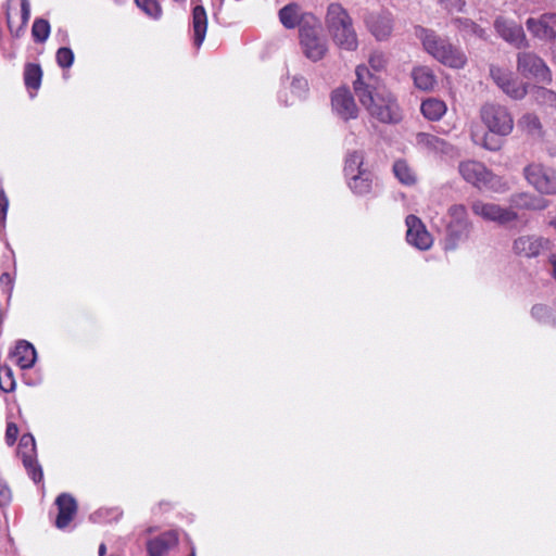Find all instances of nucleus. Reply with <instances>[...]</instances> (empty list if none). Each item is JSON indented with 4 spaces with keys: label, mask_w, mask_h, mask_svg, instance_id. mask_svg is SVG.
<instances>
[{
    "label": "nucleus",
    "mask_w": 556,
    "mask_h": 556,
    "mask_svg": "<svg viewBox=\"0 0 556 556\" xmlns=\"http://www.w3.org/2000/svg\"><path fill=\"white\" fill-rule=\"evenodd\" d=\"M354 91L370 116L387 124H395L401 121L402 114L395 97L380 86L379 78L365 65L356 67Z\"/></svg>",
    "instance_id": "nucleus-1"
},
{
    "label": "nucleus",
    "mask_w": 556,
    "mask_h": 556,
    "mask_svg": "<svg viewBox=\"0 0 556 556\" xmlns=\"http://www.w3.org/2000/svg\"><path fill=\"white\" fill-rule=\"evenodd\" d=\"M548 202L531 193L520 192L510 197V206H502L493 202L477 200L471 204L476 216L485 222H492L503 227H514L520 223V216L515 208L544 210Z\"/></svg>",
    "instance_id": "nucleus-2"
},
{
    "label": "nucleus",
    "mask_w": 556,
    "mask_h": 556,
    "mask_svg": "<svg viewBox=\"0 0 556 556\" xmlns=\"http://www.w3.org/2000/svg\"><path fill=\"white\" fill-rule=\"evenodd\" d=\"M414 35L419 40L422 50L439 63L451 68H463L467 63L465 52L454 46L447 38L441 37L435 30L416 26Z\"/></svg>",
    "instance_id": "nucleus-3"
},
{
    "label": "nucleus",
    "mask_w": 556,
    "mask_h": 556,
    "mask_svg": "<svg viewBox=\"0 0 556 556\" xmlns=\"http://www.w3.org/2000/svg\"><path fill=\"white\" fill-rule=\"evenodd\" d=\"M326 27L333 42L343 50L355 51L357 34L348 11L340 3H330L325 18Z\"/></svg>",
    "instance_id": "nucleus-4"
},
{
    "label": "nucleus",
    "mask_w": 556,
    "mask_h": 556,
    "mask_svg": "<svg viewBox=\"0 0 556 556\" xmlns=\"http://www.w3.org/2000/svg\"><path fill=\"white\" fill-rule=\"evenodd\" d=\"M473 225L463 204H453L447 208L444 217V251H455L470 238Z\"/></svg>",
    "instance_id": "nucleus-5"
},
{
    "label": "nucleus",
    "mask_w": 556,
    "mask_h": 556,
    "mask_svg": "<svg viewBox=\"0 0 556 556\" xmlns=\"http://www.w3.org/2000/svg\"><path fill=\"white\" fill-rule=\"evenodd\" d=\"M299 31L303 54L312 62L323 60L329 47L328 40L323 34L319 20L316 16H305Z\"/></svg>",
    "instance_id": "nucleus-6"
},
{
    "label": "nucleus",
    "mask_w": 556,
    "mask_h": 556,
    "mask_svg": "<svg viewBox=\"0 0 556 556\" xmlns=\"http://www.w3.org/2000/svg\"><path fill=\"white\" fill-rule=\"evenodd\" d=\"M480 118L489 132L505 137L514 128V118L507 108L496 103H485L480 109Z\"/></svg>",
    "instance_id": "nucleus-7"
},
{
    "label": "nucleus",
    "mask_w": 556,
    "mask_h": 556,
    "mask_svg": "<svg viewBox=\"0 0 556 556\" xmlns=\"http://www.w3.org/2000/svg\"><path fill=\"white\" fill-rule=\"evenodd\" d=\"M528 184L541 194H556V170L540 163H531L523 168Z\"/></svg>",
    "instance_id": "nucleus-8"
},
{
    "label": "nucleus",
    "mask_w": 556,
    "mask_h": 556,
    "mask_svg": "<svg viewBox=\"0 0 556 556\" xmlns=\"http://www.w3.org/2000/svg\"><path fill=\"white\" fill-rule=\"evenodd\" d=\"M517 71L527 78L539 83H552V73L545 62L533 52H519L517 54Z\"/></svg>",
    "instance_id": "nucleus-9"
},
{
    "label": "nucleus",
    "mask_w": 556,
    "mask_h": 556,
    "mask_svg": "<svg viewBox=\"0 0 556 556\" xmlns=\"http://www.w3.org/2000/svg\"><path fill=\"white\" fill-rule=\"evenodd\" d=\"M460 176L477 188L495 189L498 178L478 161H463L458 165Z\"/></svg>",
    "instance_id": "nucleus-10"
},
{
    "label": "nucleus",
    "mask_w": 556,
    "mask_h": 556,
    "mask_svg": "<svg viewBox=\"0 0 556 556\" xmlns=\"http://www.w3.org/2000/svg\"><path fill=\"white\" fill-rule=\"evenodd\" d=\"M494 28L501 38L515 48L522 49L529 47V41L522 27L516 22L498 16L494 22Z\"/></svg>",
    "instance_id": "nucleus-11"
},
{
    "label": "nucleus",
    "mask_w": 556,
    "mask_h": 556,
    "mask_svg": "<svg viewBox=\"0 0 556 556\" xmlns=\"http://www.w3.org/2000/svg\"><path fill=\"white\" fill-rule=\"evenodd\" d=\"M368 30L377 40H387L394 26L393 15L389 11L371 12L365 17Z\"/></svg>",
    "instance_id": "nucleus-12"
},
{
    "label": "nucleus",
    "mask_w": 556,
    "mask_h": 556,
    "mask_svg": "<svg viewBox=\"0 0 556 556\" xmlns=\"http://www.w3.org/2000/svg\"><path fill=\"white\" fill-rule=\"evenodd\" d=\"M35 452L36 443L34 437L29 433L22 435L18 444V454L30 478L35 482H39L42 479V470L34 457Z\"/></svg>",
    "instance_id": "nucleus-13"
},
{
    "label": "nucleus",
    "mask_w": 556,
    "mask_h": 556,
    "mask_svg": "<svg viewBox=\"0 0 556 556\" xmlns=\"http://www.w3.org/2000/svg\"><path fill=\"white\" fill-rule=\"evenodd\" d=\"M332 111L342 119H354L358 115L355 100L346 88H338L331 94Z\"/></svg>",
    "instance_id": "nucleus-14"
},
{
    "label": "nucleus",
    "mask_w": 556,
    "mask_h": 556,
    "mask_svg": "<svg viewBox=\"0 0 556 556\" xmlns=\"http://www.w3.org/2000/svg\"><path fill=\"white\" fill-rule=\"evenodd\" d=\"M405 223L407 226L406 239L409 244L419 250H428L432 247V236L417 216L408 215Z\"/></svg>",
    "instance_id": "nucleus-15"
},
{
    "label": "nucleus",
    "mask_w": 556,
    "mask_h": 556,
    "mask_svg": "<svg viewBox=\"0 0 556 556\" xmlns=\"http://www.w3.org/2000/svg\"><path fill=\"white\" fill-rule=\"evenodd\" d=\"M556 14L546 13L538 18L529 17L526 22V26L531 35L538 39L552 41L556 38Z\"/></svg>",
    "instance_id": "nucleus-16"
},
{
    "label": "nucleus",
    "mask_w": 556,
    "mask_h": 556,
    "mask_svg": "<svg viewBox=\"0 0 556 556\" xmlns=\"http://www.w3.org/2000/svg\"><path fill=\"white\" fill-rule=\"evenodd\" d=\"M417 147L432 154H441L453 156L455 154V148L442 138H439L432 134L418 132L416 135Z\"/></svg>",
    "instance_id": "nucleus-17"
},
{
    "label": "nucleus",
    "mask_w": 556,
    "mask_h": 556,
    "mask_svg": "<svg viewBox=\"0 0 556 556\" xmlns=\"http://www.w3.org/2000/svg\"><path fill=\"white\" fill-rule=\"evenodd\" d=\"M55 504L58 506V517L55 520V526L59 529H64L72 521L77 511V503L75 498L67 494L63 493L58 496Z\"/></svg>",
    "instance_id": "nucleus-18"
},
{
    "label": "nucleus",
    "mask_w": 556,
    "mask_h": 556,
    "mask_svg": "<svg viewBox=\"0 0 556 556\" xmlns=\"http://www.w3.org/2000/svg\"><path fill=\"white\" fill-rule=\"evenodd\" d=\"M178 542V536L174 531L162 533L155 539L148 541L147 551L149 556H165L167 552Z\"/></svg>",
    "instance_id": "nucleus-19"
},
{
    "label": "nucleus",
    "mask_w": 556,
    "mask_h": 556,
    "mask_svg": "<svg viewBox=\"0 0 556 556\" xmlns=\"http://www.w3.org/2000/svg\"><path fill=\"white\" fill-rule=\"evenodd\" d=\"M514 252L519 256L534 257L543 249V240L534 236H521L514 241Z\"/></svg>",
    "instance_id": "nucleus-20"
},
{
    "label": "nucleus",
    "mask_w": 556,
    "mask_h": 556,
    "mask_svg": "<svg viewBox=\"0 0 556 556\" xmlns=\"http://www.w3.org/2000/svg\"><path fill=\"white\" fill-rule=\"evenodd\" d=\"M414 86L421 91H431L437 85V76L427 65L414 66L410 73Z\"/></svg>",
    "instance_id": "nucleus-21"
},
{
    "label": "nucleus",
    "mask_w": 556,
    "mask_h": 556,
    "mask_svg": "<svg viewBox=\"0 0 556 556\" xmlns=\"http://www.w3.org/2000/svg\"><path fill=\"white\" fill-rule=\"evenodd\" d=\"M193 45L197 49L201 47L207 30V14L202 5H195L192 11Z\"/></svg>",
    "instance_id": "nucleus-22"
},
{
    "label": "nucleus",
    "mask_w": 556,
    "mask_h": 556,
    "mask_svg": "<svg viewBox=\"0 0 556 556\" xmlns=\"http://www.w3.org/2000/svg\"><path fill=\"white\" fill-rule=\"evenodd\" d=\"M305 16H313L308 13H303L300 5L296 3H290L279 11V20L281 24L286 28H294L299 26L301 28V24H303V20Z\"/></svg>",
    "instance_id": "nucleus-23"
},
{
    "label": "nucleus",
    "mask_w": 556,
    "mask_h": 556,
    "mask_svg": "<svg viewBox=\"0 0 556 556\" xmlns=\"http://www.w3.org/2000/svg\"><path fill=\"white\" fill-rule=\"evenodd\" d=\"M36 356L35 348L26 341H20L12 353L14 362L22 369L31 368L36 362Z\"/></svg>",
    "instance_id": "nucleus-24"
},
{
    "label": "nucleus",
    "mask_w": 556,
    "mask_h": 556,
    "mask_svg": "<svg viewBox=\"0 0 556 556\" xmlns=\"http://www.w3.org/2000/svg\"><path fill=\"white\" fill-rule=\"evenodd\" d=\"M422 115L429 121H439L446 113V104L437 98H429L422 101L420 106Z\"/></svg>",
    "instance_id": "nucleus-25"
},
{
    "label": "nucleus",
    "mask_w": 556,
    "mask_h": 556,
    "mask_svg": "<svg viewBox=\"0 0 556 556\" xmlns=\"http://www.w3.org/2000/svg\"><path fill=\"white\" fill-rule=\"evenodd\" d=\"M348 184L350 189L357 194L369 193L372 187V174L371 172L365 170L361 174L348 177Z\"/></svg>",
    "instance_id": "nucleus-26"
},
{
    "label": "nucleus",
    "mask_w": 556,
    "mask_h": 556,
    "mask_svg": "<svg viewBox=\"0 0 556 556\" xmlns=\"http://www.w3.org/2000/svg\"><path fill=\"white\" fill-rule=\"evenodd\" d=\"M368 170L364 164V153L362 151H352L346 154L344 173L346 178Z\"/></svg>",
    "instance_id": "nucleus-27"
},
{
    "label": "nucleus",
    "mask_w": 556,
    "mask_h": 556,
    "mask_svg": "<svg viewBox=\"0 0 556 556\" xmlns=\"http://www.w3.org/2000/svg\"><path fill=\"white\" fill-rule=\"evenodd\" d=\"M393 173L399 181L406 186H414L417 182V176L412 167L404 160H397L393 164Z\"/></svg>",
    "instance_id": "nucleus-28"
},
{
    "label": "nucleus",
    "mask_w": 556,
    "mask_h": 556,
    "mask_svg": "<svg viewBox=\"0 0 556 556\" xmlns=\"http://www.w3.org/2000/svg\"><path fill=\"white\" fill-rule=\"evenodd\" d=\"M452 22L455 27L465 35H473L479 38H485L484 29L469 18L456 17Z\"/></svg>",
    "instance_id": "nucleus-29"
},
{
    "label": "nucleus",
    "mask_w": 556,
    "mask_h": 556,
    "mask_svg": "<svg viewBox=\"0 0 556 556\" xmlns=\"http://www.w3.org/2000/svg\"><path fill=\"white\" fill-rule=\"evenodd\" d=\"M470 137L473 143L480 144L483 148L491 150V151H497L501 148V141L498 139H494L489 134L479 135L478 131H476L473 126H470Z\"/></svg>",
    "instance_id": "nucleus-30"
},
{
    "label": "nucleus",
    "mask_w": 556,
    "mask_h": 556,
    "mask_svg": "<svg viewBox=\"0 0 556 556\" xmlns=\"http://www.w3.org/2000/svg\"><path fill=\"white\" fill-rule=\"evenodd\" d=\"M531 94L534 101L540 105L553 106L556 104V92L545 87H533Z\"/></svg>",
    "instance_id": "nucleus-31"
},
{
    "label": "nucleus",
    "mask_w": 556,
    "mask_h": 556,
    "mask_svg": "<svg viewBox=\"0 0 556 556\" xmlns=\"http://www.w3.org/2000/svg\"><path fill=\"white\" fill-rule=\"evenodd\" d=\"M506 86L503 92L513 99L520 100L528 93V85L519 81L514 75Z\"/></svg>",
    "instance_id": "nucleus-32"
},
{
    "label": "nucleus",
    "mask_w": 556,
    "mask_h": 556,
    "mask_svg": "<svg viewBox=\"0 0 556 556\" xmlns=\"http://www.w3.org/2000/svg\"><path fill=\"white\" fill-rule=\"evenodd\" d=\"M42 71L37 64H27L24 72L25 85L28 88L38 89L41 83Z\"/></svg>",
    "instance_id": "nucleus-33"
},
{
    "label": "nucleus",
    "mask_w": 556,
    "mask_h": 556,
    "mask_svg": "<svg viewBox=\"0 0 556 556\" xmlns=\"http://www.w3.org/2000/svg\"><path fill=\"white\" fill-rule=\"evenodd\" d=\"M31 35L35 41L45 42L50 35L49 22L45 18H36L31 27Z\"/></svg>",
    "instance_id": "nucleus-34"
},
{
    "label": "nucleus",
    "mask_w": 556,
    "mask_h": 556,
    "mask_svg": "<svg viewBox=\"0 0 556 556\" xmlns=\"http://www.w3.org/2000/svg\"><path fill=\"white\" fill-rule=\"evenodd\" d=\"M513 75L514 74L509 70L502 68L496 65H490V76L502 91L507 87L506 84Z\"/></svg>",
    "instance_id": "nucleus-35"
},
{
    "label": "nucleus",
    "mask_w": 556,
    "mask_h": 556,
    "mask_svg": "<svg viewBox=\"0 0 556 556\" xmlns=\"http://www.w3.org/2000/svg\"><path fill=\"white\" fill-rule=\"evenodd\" d=\"M15 384L12 369L9 366L0 367V389L8 393L15 389Z\"/></svg>",
    "instance_id": "nucleus-36"
},
{
    "label": "nucleus",
    "mask_w": 556,
    "mask_h": 556,
    "mask_svg": "<svg viewBox=\"0 0 556 556\" xmlns=\"http://www.w3.org/2000/svg\"><path fill=\"white\" fill-rule=\"evenodd\" d=\"M136 3L149 16L157 18L161 15V7L156 0H136Z\"/></svg>",
    "instance_id": "nucleus-37"
},
{
    "label": "nucleus",
    "mask_w": 556,
    "mask_h": 556,
    "mask_svg": "<svg viewBox=\"0 0 556 556\" xmlns=\"http://www.w3.org/2000/svg\"><path fill=\"white\" fill-rule=\"evenodd\" d=\"M291 90L295 98H304L308 90L307 80L304 77L294 76L291 83Z\"/></svg>",
    "instance_id": "nucleus-38"
},
{
    "label": "nucleus",
    "mask_w": 556,
    "mask_h": 556,
    "mask_svg": "<svg viewBox=\"0 0 556 556\" xmlns=\"http://www.w3.org/2000/svg\"><path fill=\"white\" fill-rule=\"evenodd\" d=\"M56 62L63 68H68L73 65L74 53L70 48H60L56 51Z\"/></svg>",
    "instance_id": "nucleus-39"
},
{
    "label": "nucleus",
    "mask_w": 556,
    "mask_h": 556,
    "mask_svg": "<svg viewBox=\"0 0 556 556\" xmlns=\"http://www.w3.org/2000/svg\"><path fill=\"white\" fill-rule=\"evenodd\" d=\"M519 123L530 134L539 132L541 127L539 118L533 114H526Z\"/></svg>",
    "instance_id": "nucleus-40"
},
{
    "label": "nucleus",
    "mask_w": 556,
    "mask_h": 556,
    "mask_svg": "<svg viewBox=\"0 0 556 556\" xmlns=\"http://www.w3.org/2000/svg\"><path fill=\"white\" fill-rule=\"evenodd\" d=\"M443 9L450 13L462 12L466 5V0H435Z\"/></svg>",
    "instance_id": "nucleus-41"
},
{
    "label": "nucleus",
    "mask_w": 556,
    "mask_h": 556,
    "mask_svg": "<svg viewBox=\"0 0 556 556\" xmlns=\"http://www.w3.org/2000/svg\"><path fill=\"white\" fill-rule=\"evenodd\" d=\"M531 315L536 320L545 323L549 318V309L545 305L536 304L532 307Z\"/></svg>",
    "instance_id": "nucleus-42"
},
{
    "label": "nucleus",
    "mask_w": 556,
    "mask_h": 556,
    "mask_svg": "<svg viewBox=\"0 0 556 556\" xmlns=\"http://www.w3.org/2000/svg\"><path fill=\"white\" fill-rule=\"evenodd\" d=\"M386 58L380 52H374L370 54L369 64L375 71H381L386 66Z\"/></svg>",
    "instance_id": "nucleus-43"
},
{
    "label": "nucleus",
    "mask_w": 556,
    "mask_h": 556,
    "mask_svg": "<svg viewBox=\"0 0 556 556\" xmlns=\"http://www.w3.org/2000/svg\"><path fill=\"white\" fill-rule=\"evenodd\" d=\"M18 435V428L14 422H8L5 430V441L9 445H13Z\"/></svg>",
    "instance_id": "nucleus-44"
},
{
    "label": "nucleus",
    "mask_w": 556,
    "mask_h": 556,
    "mask_svg": "<svg viewBox=\"0 0 556 556\" xmlns=\"http://www.w3.org/2000/svg\"><path fill=\"white\" fill-rule=\"evenodd\" d=\"M8 208H9V200H8V197L5 195L4 191L1 189L0 190V222L1 223H3L5 220Z\"/></svg>",
    "instance_id": "nucleus-45"
},
{
    "label": "nucleus",
    "mask_w": 556,
    "mask_h": 556,
    "mask_svg": "<svg viewBox=\"0 0 556 556\" xmlns=\"http://www.w3.org/2000/svg\"><path fill=\"white\" fill-rule=\"evenodd\" d=\"M11 501V491L9 486L0 481V506H5Z\"/></svg>",
    "instance_id": "nucleus-46"
},
{
    "label": "nucleus",
    "mask_w": 556,
    "mask_h": 556,
    "mask_svg": "<svg viewBox=\"0 0 556 556\" xmlns=\"http://www.w3.org/2000/svg\"><path fill=\"white\" fill-rule=\"evenodd\" d=\"M21 1V12H22V24L25 26L30 17V4L28 0H20Z\"/></svg>",
    "instance_id": "nucleus-47"
},
{
    "label": "nucleus",
    "mask_w": 556,
    "mask_h": 556,
    "mask_svg": "<svg viewBox=\"0 0 556 556\" xmlns=\"http://www.w3.org/2000/svg\"><path fill=\"white\" fill-rule=\"evenodd\" d=\"M0 283L2 286H7L9 288V291L12 289V278L8 273H4L0 277Z\"/></svg>",
    "instance_id": "nucleus-48"
},
{
    "label": "nucleus",
    "mask_w": 556,
    "mask_h": 556,
    "mask_svg": "<svg viewBox=\"0 0 556 556\" xmlns=\"http://www.w3.org/2000/svg\"><path fill=\"white\" fill-rule=\"evenodd\" d=\"M105 553H106V546H105V544L102 543L99 546V556H104Z\"/></svg>",
    "instance_id": "nucleus-49"
},
{
    "label": "nucleus",
    "mask_w": 556,
    "mask_h": 556,
    "mask_svg": "<svg viewBox=\"0 0 556 556\" xmlns=\"http://www.w3.org/2000/svg\"><path fill=\"white\" fill-rule=\"evenodd\" d=\"M552 265H553V277L555 278L556 280V257H554L552 260Z\"/></svg>",
    "instance_id": "nucleus-50"
},
{
    "label": "nucleus",
    "mask_w": 556,
    "mask_h": 556,
    "mask_svg": "<svg viewBox=\"0 0 556 556\" xmlns=\"http://www.w3.org/2000/svg\"><path fill=\"white\" fill-rule=\"evenodd\" d=\"M544 3L546 4H551V5H554L556 4V0H542Z\"/></svg>",
    "instance_id": "nucleus-51"
},
{
    "label": "nucleus",
    "mask_w": 556,
    "mask_h": 556,
    "mask_svg": "<svg viewBox=\"0 0 556 556\" xmlns=\"http://www.w3.org/2000/svg\"><path fill=\"white\" fill-rule=\"evenodd\" d=\"M549 225L556 229V217L549 222Z\"/></svg>",
    "instance_id": "nucleus-52"
},
{
    "label": "nucleus",
    "mask_w": 556,
    "mask_h": 556,
    "mask_svg": "<svg viewBox=\"0 0 556 556\" xmlns=\"http://www.w3.org/2000/svg\"><path fill=\"white\" fill-rule=\"evenodd\" d=\"M224 3V0H218V5L222 7Z\"/></svg>",
    "instance_id": "nucleus-53"
},
{
    "label": "nucleus",
    "mask_w": 556,
    "mask_h": 556,
    "mask_svg": "<svg viewBox=\"0 0 556 556\" xmlns=\"http://www.w3.org/2000/svg\"><path fill=\"white\" fill-rule=\"evenodd\" d=\"M190 556H195V553L194 551L191 552Z\"/></svg>",
    "instance_id": "nucleus-54"
},
{
    "label": "nucleus",
    "mask_w": 556,
    "mask_h": 556,
    "mask_svg": "<svg viewBox=\"0 0 556 556\" xmlns=\"http://www.w3.org/2000/svg\"><path fill=\"white\" fill-rule=\"evenodd\" d=\"M554 29L556 30V25H554Z\"/></svg>",
    "instance_id": "nucleus-55"
}]
</instances>
